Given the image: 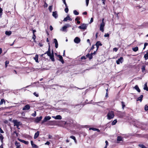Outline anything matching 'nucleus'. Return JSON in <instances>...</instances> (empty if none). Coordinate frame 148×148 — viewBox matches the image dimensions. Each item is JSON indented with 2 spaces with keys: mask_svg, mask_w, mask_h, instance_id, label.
<instances>
[{
  "mask_svg": "<svg viewBox=\"0 0 148 148\" xmlns=\"http://www.w3.org/2000/svg\"><path fill=\"white\" fill-rule=\"evenodd\" d=\"M114 116V113L113 111H109L107 114V119L110 120L113 119Z\"/></svg>",
  "mask_w": 148,
  "mask_h": 148,
  "instance_id": "f257e3e1",
  "label": "nucleus"
},
{
  "mask_svg": "<svg viewBox=\"0 0 148 148\" xmlns=\"http://www.w3.org/2000/svg\"><path fill=\"white\" fill-rule=\"evenodd\" d=\"M30 108V106L28 104L26 105L25 106H24L23 108V110H28Z\"/></svg>",
  "mask_w": 148,
  "mask_h": 148,
  "instance_id": "1a4fd4ad",
  "label": "nucleus"
},
{
  "mask_svg": "<svg viewBox=\"0 0 148 148\" xmlns=\"http://www.w3.org/2000/svg\"><path fill=\"white\" fill-rule=\"evenodd\" d=\"M51 117L49 116H45L43 120L42 121V123H43L44 122L47 121L48 120L51 119Z\"/></svg>",
  "mask_w": 148,
  "mask_h": 148,
  "instance_id": "39448f33",
  "label": "nucleus"
},
{
  "mask_svg": "<svg viewBox=\"0 0 148 148\" xmlns=\"http://www.w3.org/2000/svg\"><path fill=\"white\" fill-rule=\"evenodd\" d=\"M18 140L19 141H20L21 142H22L23 143L26 145H27L29 143V142L28 141H26L24 140L20 139L19 138H18Z\"/></svg>",
  "mask_w": 148,
  "mask_h": 148,
  "instance_id": "2eb2a0df",
  "label": "nucleus"
},
{
  "mask_svg": "<svg viewBox=\"0 0 148 148\" xmlns=\"http://www.w3.org/2000/svg\"><path fill=\"white\" fill-rule=\"evenodd\" d=\"M117 122V120L116 119L112 122V125H114L116 124Z\"/></svg>",
  "mask_w": 148,
  "mask_h": 148,
  "instance_id": "473e14b6",
  "label": "nucleus"
},
{
  "mask_svg": "<svg viewBox=\"0 0 148 148\" xmlns=\"http://www.w3.org/2000/svg\"><path fill=\"white\" fill-rule=\"evenodd\" d=\"M14 133L15 134L16 136H18V134L16 132V131L14 132Z\"/></svg>",
  "mask_w": 148,
  "mask_h": 148,
  "instance_id": "bf43d9fd",
  "label": "nucleus"
},
{
  "mask_svg": "<svg viewBox=\"0 0 148 148\" xmlns=\"http://www.w3.org/2000/svg\"><path fill=\"white\" fill-rule=\"evenodd\" d=\"M9 64V61L7 60L5 62V68H6L7 67L8 64Z\"/></svg>",
  "mask_w": 148,
  "mask_h": 148,
  "instance_id": "a19ab883",
  "label": "nucleus"
},
{
  "mask_svg": "<svg viewBox=\"0 0 148 148\" xmlns=\"http://www.w3.org/2000/svg\"><path fill=\"white\" fill-rule=\"evenodd\" d=\"M123 61V58L122 57H121L116 61V63L117 64H119L120 63H122Z\"/></svg>",
  "mask_w": 148,
  "mask_h": 148,
  "instance_id": "6e6552de",
  "label": "nucleus"
},
{
  "mask_svg": "<svg viewBox=\"0 0 148 148\" xmlns=\"http://www.w3.org/2000/svg\"><path fill=\"white\" fill-rule=\"evenodd\" d=\"M5 33L6 35H7L8 36H9L11 35V34H12V32H11L10 31H6L5 32Z\"/></svg>",
  "mask_w": 148,
  "mask_h": 148,
  "instance_id": "a878e982",
  "label": "nucleus"
},
{
  "mask_svg": "<svg viewBox=\"0 0 148 148\" xmlns=\"http://www.w3.org/2000/svg\"><path fill=\"white\" fill-rule=\"evenodd\" d=\"M96 51H95L93 53H92L91 54H92H92L95 55L96 54Z\"/></svg>",
  "mask_w": 148,
  "mask_h": 148,
  "instance_id": "774afa93",
  "label": "nucleus"
},
{
  "mask_svg": "<svg viewBox=\"0 0 148 148\" xmlns=\"http://www.w3.org/2000/svg\"><path fill=\"white\" fill-rule=\"evenodd\" d=\"M89 0H86V6H88V4Z\"/></svg>",
  "mask_w": 148,
  "mask_h": 148,
  "instance_id": "de8ad7c7",
  "label": "nucleus"
},
{
  "mask_svg": "<svg viewBox=\"0 0 148 148\" xmlns=\"http://www.w3.org/2000/svg\"><path fill=\"white\" fill-rule=\"evenodd\" d=\"M64 11L66 13H67L69 11V9L68 7H66Z\"/></svg>",
  "mask_w": 148,
  "mask_h": 148,
  "instance_id": "79ce46f5",
  "label": "nucleus"
},
{
  "mask_svg": "<svg viewBox=\"0 0 148 148\" xmlns=\"http://www.w3.org/2000/svg\"><path fill=\"white\" fill-rule=\"evenodd\" d=\"M36 38V36L35 35V34H33L32 38L34 39V40H35Z\"/></svg>",
  "mask_w": 148,
  "mask_h": 148,
  "instance_id": "3c124183",
  "label": "nucleus"
},
{
  "mask_svg": "<svg viewBox=\"0 0 148 148\" xmlns=\"http://www.w3.org/2000/svg\"><path fill=\"white\" fill-rule=\"evenodd\" d=\"M70 138H71L73 139L74 140L75 142L76 143H77V140H76V139L75 137L74 136H70Z\"/></svg>",
  "mask_w": 148,
  "mask_h": 148,
  "instance_id": "393cba45",
  "label": "nucleus"
},
{
  "mask_svg": "<svg viewBox=\"0 0 148 148\" xmlns=\"http://www.w3.org/2000/svg\"><path fill=\"white\" fill-rule=\"evenodd\" d=\"M86 59V58L84 56H83L82 57H81V59L82 60H83V59L85 60V59Z\"/></svg>",
  "mask_w": 148,
  "mask_h": 148,
  "instance_id": "6e6d98bb",
  "label": "nucleus"
},
{
  "mask_svg": "<svg viewBox=\"0 0 148 148\" xmlns=\"http://www.w3.org/2000/svg\"><path fill=\"white\" fill-rule=\"evenodd\" d=\"M74 14L76 15H78L79 14V13L76 10H74L73 11Z\"/></svg>",
  "mask_w": 148,
  "mask_h": 148,
  "instance_id": "c9c22d12",
  "label": "nucleus"
},
{
  "mask_svg": "<svg viewBox=\"0 0 148 148\" xmlns=\"http://www.w3.org/2000/svg\"><path fill=\"white\" fill-rule=\"evenodd\" d=\"M31 143L32 147L34 148H37V146L35 144L33 143V142L32 141H31Z\"/></svg>",
  "mask_w": 148,
  "mask_h": 148,
  "instance_id": "6ab92c4d",
  "label": "nucleus"
},
{
  "mask_svg": "<svg viewBox=\"0 0 148 148\" xmlns=\"http://www.w3.org/2000/svg\"><path fill=\"white\" fill-rule=\"evenodd\" d=\"M42 116H40L39 117H37L34 120V122L36 123H39L42 119Z\"/></svg>",
  "mask_w": 148,
  "mask_h": 148,
  "instance_id": "423d86ee",
  "label": "nucleus"
},
{
  "mask_svg": "<svg viewBox=\"0 0 148 148\" xmlns=\"http://www.w3.org/2000/svg\"><path fill=\"white\" fill-rule=\"evenodd\" d=\"M87 25L85 24H82L78 27V28L81 29H86Z\"/></svg>",
  "mask_w": 148,
  "mask_h": 148,
  "instance_id": "20e7f679",
  "label": "nucleus"
},
{
  "mask_svg": "<svg viewBox=\"0 0 148 148\" xmlns=\"http://www.w3.org/2000/svg\"><path fill=\"white\" fill-rule=\"evenodd\" d=\"M40 133V132L38 131L35 134L34 138L35 139L38 137V136Z\"/></svg>",
  "mask_w": 148,
  "mask_h": 148,
  "instance_id": "f3484780",
  "label": "nucleus"
},
{
  "mask_svg": "<svg viewBox=\"0 0 148 148\" xmlns=\"http://www.w3.org/2000/svg\"><path fill=\"white\" fill-rule=\"evenodd\" d=\"M45 54H41V55H40V56L41 57H42L43 58H45Z\"/></svg>",
  "mask_w": 148,
  "mask_h": 148,
  "instance_id": "13d9d810",
  "label": "nucleus"
},
{
  "mask_svg": "<svg viewBox=\"0 0 148 148\" xmlns=\"http://www.w3.org/2000/svg\"><path fill=\"white\" fill-rule=\"evenodd\" d=\"M48 138L49 139H52V136L51 135L49 134L48 135Z\"/></svg>",
  "mask_w": 148,
  "mask_h": 148,
  "instance_id": "864d4df0",
  "label": "nucleus"
},
{
  "mask_svg": "<svg viewBox=\"0 0 148 148\" xmlns=\"http://www.w3.org/2000/svg\"><path fill=\"white\" fill-rule=\"evenodd\" d=\"M105 143L106 144V146H107V145H108V141L107 140H106L105 141Z\"/></svg>",
  "mask_w": 148,
  "mask_h": 148,
  "instance_id": "338daca9",
  "label": "nucleus"
},
{
  "mask_svg": "<svg viewBox=\"0 0 148 148\" xmlns=\"http://www.w3.org/2000/svg\"><path fill=\"white\" fill-rule=\"evenodd\" d=\"M52 7H53L52 5L50 6L49 7V10L50 12H52Z\"/></svg>",
  "mask_w": 148,
  "mask_h": 148,
  "instance_id": "58836bf2",
  "label": "nucleus"
},
{
  "mask_svg": "<svg viewBox=\"0 0 148 148\" xmlns=\"http://www.w3.org/2000/svg\"><path fill=\"white\" fill-rule=\"evenodd\" d=\"M105 23H101L100 27V30L102 32H104V27L105 26Z\"/></svg>",
  "mask_w": 148,
  "mask_h": 148,
  "instance_id": "0eeeda50",
  "label": "nucleus"
},
{
  "mask_svg": "<svg viewBox=\"0 0 148 148\" xmlns=\"http://www.w3.org/2000/svg\"><path fill=\"white\" fill-rule=\"evenodd\" d=\"M122 138L121 137L119 136L117 138V140L118 141H121L122 140Z\"/></svg>",
  "mask_w": 148,
  "mask_h": 148,
  "instance_id": "e433bc0d",
  "label": "nucleus"
},
{
  "mask_svg": "<svg viewBox=\"0 0 148 148\" xmlns=\"http://www.w3.org/2000/svg\"><path fill=\"white\" fill-rule=\"evenodd\" d=\"M74 41L77 44L79 43L80 41V39L78 37H76L74 39Z\"/></svg>",
  "mask_w": 148,
  "mask_h": 148,
  "instance_id": "9d476101",
  "label": "nucleus"
},
{
  "mask_svg": "<svg viewBox=\"0 0 148 148\" xmlns=\"http://www.w3.org/2000/svg\"><path fill=\"white\" fill-rule=\"evenodd\" d=\"M52 117L56 119H61L62 118V116L60 115H58L56 116H52Z\"/></svg>",
  "mask_w": 148,
  "mask_h": 148,
  "instance_id": "ddd939ff",
  "label": "nucleus"
},
{
  "mask_svg": "<svg viewBox=\"0 0 148 148\" xmlns=\"http://www.w3.org/2000/svg\"><path fill=\"white\" fill-rule=\"evenodd\" d=\"M109 36V35L108 34H106L104 35V36L105 37H108Z\"/></svg>",
  "mask_w": 148,
  "mask_h": 148,
  "instance_id": "603ef678",
  "label": "nucleus"
},
{
  "mask_svg": "<svg viewBox=\"0 0 148 148\" xmlns=\"http://www.w3.org/2000/svg\"><path fill=\"white\" fill-rule=\"evenodd\" d=\"M44 54H47L48 55V56H50L51 55V52H49V51H47L45 53H44Z\"/></svg>",
  "mask_w": 148,
  "mask_h": 148,
  "instance_id": "f704fd0d",
  "label": "nucleus"
},
{
  "mask_svg": "<svg viewBox=\"0 0 148 148\" xmlns=\"http://www.w3.org/2000/svg\"><path fill=\"white\" fill-rule=\"evenodd\" d=\"M94 46H95V45H93L92 46L90 49L91 50H93L94 48H95Z\"/></svg>",
  "mask_w": 148,
  "mask_h": 148,
  "instance_id": "0e129e2a",
  "label": "nucleus"
},
{
  "mask_svg": "<svg viewBox=\"0 0 148 148\" xmlns=\"http://www.w3.org/2000/svg\"><path fill=\"white\" fill-rule=\"evenodd\" d=\"M71 27V25L70 24H67L65 25L62 28L60 29V30L61 31H62V32H66V28H67L68 27Z\"/></svg>",
  "mask_w": 148,
  "mask_h": 148,
  "instance_id": "f03ea898",
  "label": "nucleus"
},
{
  "mask_svg": "<svg viewBox=\"0 0 148 148\" xmlns=\"http://www.w3.org/2000/svg\"><path fill=\"white\" fill-rule=\"evenodd\" d=\"M13 122L14 123V126H16V127H19V126L22 124L21 122L18 121L17 120H13Z\"/></svg>",
  "mask_w": 148,
  "mask_h": 148,
  "instance_id": "7ed1b4c3",
  "label": "nucleus"
},
{
  "mask_svg": "<svg viewBox=\"0 0 148 148\" xmlns=\"http://www.w3.org/2000/svg\"><path fill=\"white\" fill-rule=\"evenodd\" d=\"M52 16L55 18H56L58 17V14L57 13V11H55L53 12Z\"/></svg>",
  "mask_w": 148,
  "mask_h": 148,
  "instance_id": "4468645a",
  "label": "nucleus"
},
{
  "mask_svg": "<svg viewBox=\"0 0 148 148\" xmlns=\"http://www.w3.org/2000/svg\"><path fill=\"white\" fill-rule=\"evenodd\" d=\"M15 145L17 147H20V143L17 142V141L15 142Z\"/></svg>",
  "mask_w": 148,
  "mask_h": 148,
  "instance_id": "72a5a7b5",
  "label": "nucleus"
},
{
  "mask_svg": "<svg viewBox=\"0 0 148 148\" xmlns=\"http://www.w3.org/2000/svg\"><path fill=\"white\" fill-rule=\"evenodd\" d=\"M146 66L145 65H143L142 66L141 69L142 71L144 72L145 70Z\"/></svg>",
  "mask_w": 148,
  "mask_h": 148,
  "instance_id": "c756f323",
  "label": "nucleus"
},
{
  "mask_svg": "<svg viewBox=\"0 0 148 148\" xmlns=\"http://www.w3.org/2000/svg\"><path fill=\"white\" fill-rule=\"evenodd\" d=\"M144 57L145 58V60H147L148 59V52H147V53L145 54L144 56Z\"/></svg>",
  "mask_w": 148,
  "mask_h": 148,
  "instance_id": "7c9ffc66",
  "label": "nucleus"
},
{
  "mask_svg": "<svg viewBox=\"0 0 148 148\" xmlns=\"http://www.w3.org/2000/svg\"><path fill=\"white\" fill-rule=\"evenodd\" d=\"M121 104L122 105V108L123 109H124V108L125 107V103L123 101L121 102Z\"/></svg>",
  "mask_w": 148,
  "mask_h": 148,
  "instance_id": "ea45409f",
  "label": "nucleus"
},
{
  "mask_svg": "<svg viewBox=\"0 0 148 148\" xmlns=\"http://www.w3.org/2000/svg\"><path fill=\"white\" fill-rule=\"evenodd\" d=\"M80 19V18L78 17H77L76 18H75V20L76 21H78Z\"/></svg>",
  "mask_w": 148,
  "mask_h": 148,
  "instance_id": "e2e57ef3",
  "label": "nucleus"
},
{
  "mask_svg": "<svg viewBox=\"0 0 148 148\" xmlns=\"http://www.w3.org/2000/svg\"><path fill=\"white\" fill-rule=\"evenodd\" d=\"M54 42L55 44V47L56 48H57L58 47V41L56 39H54Z\"/></svg>",
  "mask_w": 148,
  "mask_h": 148,
  "instance_id": "dca6fc26",
  "label": "nucleus"
},
{
  "mask_svg": "<svg viewBox=\"0 0 148 148\" xmlns=\"http://www.w3.org/2000/svg\"><path fill=\"white\" fill-rule=\"evenodd\" d=\"M134 88L136 89L138 92H140V89L138 87V85H136L135 87H134Z\"/></svg>",
  "mask_w": 148,
  "mask_h": 148,
  "instance_id": "412c9836",
  "label": "nucleus"
},
{
  "mask_svg": "<svg viewBox=\"0 0 148 148\" xmlns=\"http://www.w3.org/2000/svg\"><path fill=\"white\" fill-rule=\"evenodd\" d=\"M86 56L87 57H88L90 60L92 58V56L91 54H90L88 53L86 55Z\"/></svg>",
  "mask_w": 148,
  "mask_h": 148,
  "instance_id": "b1692460",
  "label": "nucleus"
},
{
  "mask_svg": "<svg viewBox=\"0 0 148 148\" xmlns=\"http://www.w3.org/2000/svg\"><path fill=\"white\" fill-rule=\"evenodd\" d=\"M48 6V4L46 3V2H45L44 4V8H46Z\"/></svg>",
  "mask_w": 148,
  "mask_h": 148,
  "instance_id": "49530a36",
  "label": "nucleus"
},
{
  "mask_svg": "<svg viewBox=\"0 0 148 148\" xmlns=\"http://www.w3.org/2000/svg\"><path fill=\"white\" fill-rule=\"evenodd\" d=\"M96 44V45H98L99 46H101L102 45V44H101V42L99 41H98L97 42Z\"/></svg>",
  "mask_w": 148,
  "mask_h": 148,
  "instance_id": "4c0bfd02",
  "label": "nucleus"
},
{
  "mask_svg": "<svg viewBox=\"0 0 148 148\" xmlns=\"http://www.w3.org/2000/svg\"><path fill=\"white\" fill-rule=\"evenodd\" d=\"M57 56L58 58H59V60L60 61L62 64H64V62L63 59V58L62 56L60 55H58Z\"/></svg>",
  "mask_w": 148,
  "mask_h": 148,
  "instance_id": "f8f14e48",
  "label": "nucleus"
},
{
  "mask_svg": "<svg viewBox=\"0 0 148 148\" xmlns=\"http://www.w3.org/2000/svg\"><path fill=\"white\" fill-rule=\"evenodd\" d=\"M49 47L48 51L51 52V49H50V45H49Z\"/></svg>",
  "mask_w": 148,
  "mask_h": 148,
  "instance_id": "052dcab7",
  "label": "nucleus"
},
{
  "mask_svg": "<svg viewBox=\"0 0 148 148\" xmlns=\"http://www.w3.org/2000/svg\"><path fill=\"white\" fill-rule=\"evenodd\" d=\"M53 27H52V26L51 25H50V29L51 30V31H52L53 30Z\"/></svg>",
  "mask_w": 148,
  "mask_h": 148,
  "instance_id": "680f3d73",
  "label": "nucleus"
},
{
  "mask_svg": "<svg viewBox=\"0 0 148 148\" xmlns=\"http://www.w3.org/2000/svg\"><path fill=\"white\" fill-rule=\"evenodd\" d=\"M132 49L134 51L136 52L138 50V47H135L133 48Z\"/></svg>",
  "mask_w": 148,
  "mask_h": 148,
  "instance_id": "cd10ccee",
  "label": "nucleus"
},
{
  "mask_svg": "<svg viewBox=\"0 0 148 148\" xmlns=\"http://www.w3.org/2000/svg\"><path fill=\"white\" fill-rule=\"evenodd\" d=\"M0 132L1 133H3L4 132L1 127H0Z\"/></svg>",
  "mask_w": 148,
  "mask_h": 148,
  "instance_id": "4d7b16f0",
  "label": "nucleus"
},
{
  "mask_svg": "<svg viewBox=\"0 0 148 148\" xmlns=\"http://www.w3.org/2000/svg\"><path fill=\"white\" fill-rule=\"evenodd\" d=\"M38 55H36L35 56V57L34 58V60H35V61L36 62H38Z\"/></svg>",
  "mask_w": 148,
  "mask_h": 148,
  "instance_id": "aec40b11",
  "label": "nucleus"
},
{
  "mask_svg": "<svg viewBox=\"0 0 148 148\" xmlns=\"http://www.w3.org/2000/svg\"><path fill=\"white\" fill-rule=\"evenodd\" d=\"M118 50V49L116 47L114 48L113 49V50L114 51H115V52H116Z\"/></svg>",
  "mask_w": 148,
  "mask_h": 148,
  "instance_id": "8fccbe9b",
  "label": "nucleus"
},
{
  "mask_svg": "<svg viewBox=\"0 0 148 148\" xmlns=\"http://www.w3.org/2000/svg\"><path fill=\"white\" fill-rule=\"evenodd\" d=\"M143 97V95H141L140 97L137 98V101H139L140 102L142 101Z\"/></svg>",
  "mask_w": 148,
  "mask_h": 148,
  "instance_id": "a211bd4d",
  "label": "nucleus"
},
{
  "mask_svg": "<svg viewBox=\"0 0 148 148\" xmlns=\"http://www.w3.org/2000/svg\"><path fill=\"white\" fill-rule=\"evenodd\" d=\"M143 88L144 90H146L147 91H148V88L147 86V83H146L145 84L144 87Z\"/></svg>",
  "mask_w": 148,
  "mask_h": 148,
  "instance_id": "bb28decb",
  "label": "nucleus"
},
{
  "mask_svg": "<svg viewBox=\"0 0 148 148\" xmlns=\"http://www.w3.org/2000/svg\"><path fill=\"white\" fill-rule=\"evenodd\" d=\"M89 130H92L94 131H97L98 132H99L100 131V130L98 129L93 128V127L90 128H89Z\"/></svg>",
  "mask_w": 148,
  "mask_h": 148,
  "instance_id": "5701e85b",
  "label": "nucleus"
},
{
  "mask_svg": "<svg viewBox=\"0 0 148 148\" xmlns=\"http://www.w3.org/2000/svg\"><path fill=\"white\" fill-rule=\"evenodd\" d=\"M50 144V143L49 142V141H47L45 143V145H49Z\"/></svg>",
  "mask_w": 148,
  "mask_h": 148,
  "instance_id": "5fc2aeb1",
  "label": "nucleus"
},
{
  "mask_svg": "<svg viewBox=\"0 0 148 148\" xmlns=\"http://www.w3.org/2000/svg\"><path fill=\"white\" fill-rule=\"evenodd\" d=\"M34 95L36 97H38L39 96L38 94L36 92H34Z\"/></svg>",
  "mask_w": 148,
  "mask_h": 148,
  "instance_id": "c03bdc74",
  "label": "nucleus"
},
{
  "mask_svg": "<svg viewBox=\"0 0 148 148\" xmlns=\"http://www.w3.org/2000/svg\"><path fill=\"white\" fill-rule=\"evenodd\" d=\"M3 136L2 134H0V140L1 141L2 143L3 142Z\"/></svg>",
  "mask_w": 148,
  "mask_h": 148,
  "instance_id": "2f4dec72",
  "label": "nucleus"
},
{
  "mask_svg": "<svg viewBox=\"0 0 148 148\" xmlns=\"http://www.w3.org/2000/svg\"><path fill=\"white\" fill-rule=\"evenodd\" d=\"M68 20H69L70 21H71L72 20V19L69 16V15H68L63 20L64 21H67Z\"/></svg>",
  "mask_w": 148,
  "mask_h": 148,
  "instance_id": "9b49d317",
  "label": "nucleus"
},
{
  "mask_svg": "<svg viewBox=\"0 0 148 148\" xmlns=\"http://www.w3.org/2000/svg\"><path fill=\"white\" fill-rule=\"evenodd\" d=\"M2 11H3V10L2 8H1L0 7V17L1 16V13H2Z\"/></svg>",
  "mask_w": 148,
  "mask_h": 148,
  "instance_id": "09e8293b",
  "label": "nucleus"
},
{
  "mask_svg": "<svg viewBox=\"0 0 148 148\" xmlns=\"http://www.w3.org/2000/svg\"><path fill=\"white\" fill-rule=\"evenodd\" d=\"M145 111L148 110V106L147 105H145Z\"/></svg>",
  "mask_w": 148,
  "mask_h": 148,
  "instance_id": "37998d69",
  "label": "nucleus"
},
{
  "mask_svg": "<svg viewBox=\"0 0 148 148\" xmlns=\"http://www.w3.org/2000/svg\"><path fill=\"white\" fill-rule=\"evenodd\" d=\"M36 111H34V113L32 114V116H34V117L36 116Z\"/></svg>",
  "mask_w": 148,
  "mask_h": 148,
  "instance_id": "a18cd8bd",
  "label": "nucleus"
},
{
  "mask_svg": "<svg viewBox=\"0 0 148 148\" xmlns=\"http://www.w3.org/2000/svg\"><path fill=\"white\" fill-rule=\"evenodd\" d=\"M93 21V18H92L91 19H90V23H92Z\"/></svg>",
  "mask_w": 148,
  "mask_h": 148,
  "instance_id": "69168bd1",
  "label": "nucleus"
},
{
  "mask_svg": "<svg viewBox=\"0 0 148 148\" xmlns=\"http://www.w3.org/2000/svg\"><path fill=\"white\" fill-rule=\"evenodd\" d=\"M5 103V100L4 99H1V101L0 102V105H1L3 104V103Z\"/></svg>",
  "mask_w": 148,
  "mask_h": 148,
  "instance_id": "c85d7f7f",
  "label": "nucleus"
},
{
  "mask_svg": "<svg viewBox=\"0 0 148 148\" xmlns=\"http://www.w3.org/2000/svg\"><path fill=\"white\" fill-rule=\"evenodd\" d=\"M49 56L50 57V59L53 62H54L55 61L54 55L51 54L50 55V56Z\"/></svg>",
  "mask_w": 148,
  "mask_h": 148,
  "instance_id": "4be33fe9",
  "label": "nucleus"
}]
</instances>
